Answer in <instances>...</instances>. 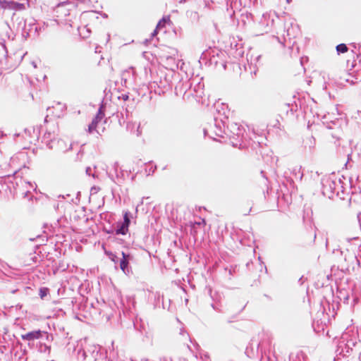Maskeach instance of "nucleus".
<instances>
[{"mask_svg":"<svg viewBox=\"0 0 361 361\" xmlns=\"http://www.w3.org/2000/svg\"><path fill=\"white\" fill-rule=\"evenodd\" d=\"M43 334H45V331L34 330L23 334L21 337L23 340L28 341L29 346L35 348L42 354L45 352V343L39 339L42 337Z\"/></svg>","mask_w":361,"mask_h":361,"instance_id":"1","label":"nucleus"},{"mask_svg":"<svg viewBox=\"0 0 361 361\" xmlns=\"http://www.w3.org/2000/svg\"><path fill=\"white\" fill-rule=\"evenodd\" d=\"M274 18L268 13H264L253 26V32L255 35L259 36L268 33L274 25Z\"/></svg>","mask_w":361,"mask_h":361,"instance_id":"2","label":"nucleus"},{"mask_svg":"<svg viewBox=\"0 0 361 361\" xmlns=\"http://www.w3.org/2000/svg\"><path fill=\"white\" fill-rule=\"evenodd\" d=\"M17 20H19L18 22L17 29L18 30H21V35L24 39H26L30 35V32L34 30L35 32L37 30V27L35 24H32L30 23L27 25L26 20L23 18H18Z\"/></svg>","mask_w":361,"mask_h":361,"instance_id":"3","label":"nucleus"},{"mask_svg":"<svg viewBox=\"0 0 361 361\" xmlns=\"http://www.w3.org/2000/svg\"><path fill=\"white\" fill-rule=\"evenodd\" d=\"M223 133L224 130L221 126V122H218L216 120L213 121V124L210 123L209 127L204 128V136H209L214 140L215 139L214 135L222 137Z\"/></svg>","mask_w":361,"mask_h":361,"instance_id":"4","label":"nucleus"},{"mask_svg":"<svg viewBox=\"0 0 361 361\" xmlns=\"http://www.w3.org/2000/svg\"><path fill=\"white\" fill-rule=\"evenodd\" d=\"M322 183L323 195L329 198H331L336 192V187L337 183L329 178L323 179Z\"/></svg>","mask_w":361,"mask_h":361,"instance_id":"5","label":"nucleus"},{"mask_svg":"<svg viewBox=\"0 0 361 361\" xmlns=\"http://www.w3.org/2000/svg\"><path fill=\"white\" fill-rule=\"evenodd\" d=\"M66 109L64 104L56 102L54 105L47 107V118L51 116L54 118H59L63 115Z\"/></svg>","mask_w":361,"mask_h":361,"instance_id":"6","label":"nucleus"},{"mask_svg":"<svg viewBox=\"0 0 361 361\" xmlns=\"http://www.w3.org/2000/svg\"><path fill=\"white\" fill-rule=\"evenodd\" d=\"M261 56L260 55H255L254 56L252 54H247V66H245V69L249 68L250 73H256L258 66L257 63H259V61L260 59Z\"/></svg>","mask_w":361,"mask_h":361,"instance_id":"7","label":"nucleus"},{"mask_svg":"<svg viewBox=\"0 0 361 361\" xmlns=\"http://www.w3.org/2000/svg\"><path fill=\"white\" fill-rule=\"evenodd\" d=\"M104 116V113L103 111V106H101L98 110V112L95 117L93 118L92 123L89 125L88 131L89 133H92L96 130L99 122H100Z\"/></svg>","mask_w":361,"mask_h":361,"instance_id":"8","label":"nucleus"},{"mask_svg":"<svg viewBox=\"0 0 361 361\" xmlns=\"http://www.w3.org/2000/svg\"><path fill=\"white\" fill-rule=\"evenodd\" d=\"M161 76L159 80H154L153 83L156 84L162 91L168 90L171 87V82L167 79L166 76L161 71Z\"/></svg>","mask_w":361,"mask_h":361,"instance_id":"9","label":"nucleus"},{"mask_svg":"<svg viewBox=\"0 0 361 361\" xmlns=\"http://www.w3.org/2000/svg\"><path fill=\"white\" fill-rule=\"evenodd\" d=\"M122 258L120 259L119 266L121 269L125 273H129V261L130 259V256L129 255H126L123 252H121Z\"/></svg>","mask_w":361,"mask_h":361,"instance_id":"10","label":"nucleus"},{"mask_svg":"<svg viewBox=\"0 0 361 361\" xmlns=\"http://www.w3.org/2000/svg\"><path fill=\"white\" fill-rule=\"evenodd\" d=\"M8 64V51L4 43H0V66H6Z\"/></svg>","mask_w":361,"mask_h":361,"instance_id":"11","label":"nucleus"},{"mask_svg":"<svg viewBox=\"0 0 361 361\" xmlns=\"http://www.w3.org/2000/svg\"><path fill=\"white\" fill-rule=\"evenodd\" d=\"M291 174L293 176V178L295 180L300 181L303 176V173L302 171V167L300 166H295L291 170Z\"/></svg>","mask_w":361,"mask_h":361,"instance_id":"12","label":"nucleus"},{"mask_svg":"<svg viewBox=\"0 0 361 361\" xmlns=\"http://www.w3.org/2000/svg\"><path fill=\"white\" fill-rule=\"evenodd\" d=\"M215 50L209 49L207 50L204 51L201 56H200V60L203 61H207L209 59L210 60L212 56H214Z\"/></svg>","mask_w":361,"mask_h":361,"instance_id":"13","label":"nucleus"},{"mask_svg":"<svg viewBox=\"0 0 361 361\" xmlns=\"http://www.w3.org/2000/svg\"><path fill=\"white\" fill-rule=\"evenodd\" d=\"M180 336H181L180 341L185 343L187 345L188 348L192 351L190 346L187 343L188 341L192 342L189 334L184 329H180Z\"/></svg>","mask_w":361,"mask_h":361,"instance_id":"14","label":"nucleus"},{"mask_svg":"<svg viewBox=\"0 0 361 361\" xmlns=\"http://www.w3.org/2000/svg\"><path fill=\"white\" fill-rule=\"evenodd\" d=\"M128 232V227L121 222L118 223L117 228L115 231L116 235H126Z\"/></svg>","mask_w":361,"mask_h":361,"instance_id":"15","label":"nucleus"},{"mask_svg":"<svg viewBox=\"0 0 361 361\" xmlns=\"http://www.w3.org/2000/svg\"><path fill=\"white\" fill-rule=\"evenodd\" d=\"M112 169L114 171V173H112L111 171L108 173L109 174V176L115 182V180L114 178V177L115 176L116 178H118L119 177V173H118V169H119V164L117 161L114 162L112 165ZM120 173L122 174V171L120 172Z\"/></svg>","mask_w":361,"mask_h":361,"instance_id":"16","label":"nucleus"},{"mask_svg":"<svg viewBox=\"0 0 361 361\" xmlns=\"http://www.w3.org/2000/svg\"><path fill=\"white\" fill-rule=\"evenodd\" d=\"M190 86V84L189 83V82H187L185 84L184 83H180L178 84L176 87V94H178V92L181 93L182 92H183L184 94H185L186 92H187V90L188 88Z\"/></svg>","mask_w":361,"mask_h":361,"instance_id":"17","label":"nucleus"},{"mask_svg":"<svg viewBox=\"0 0 361 361\" xmlns=\"http://www.w3.org/2000/svg\"><path fill=\"white\" fill-rule=\"evenodd\" d=\"M84 0H63L56 5V8L59 9V8L63 6L66 4H73L75 1L82 2Z\"/></svg>","mask_w":361,"mask_h":361,"instance_id":"18","label":"nucleus"},{"mask_svg":"<svg viewBox=\"0 0 361 361\" xmlns=\"http://www.w3.org/2000/svg\"><path fill=\"white\" fill-rule=\"evenodd\" d=\"M14 1H8V0H2L0 1V6L1 7L4 8H11L12 6L13 5Z\"/></svg>","mask_w":361,"mask_h":361,"instance_id":"19","label":"nucleus"},{"mask_svg":"<svg viewBox=\"0 0 361 361\" xmlns=\"http://www.w3.org/2000/svg\"><path fill=\"white\" fill-rule=\"evenodd\" d=\"M336 51L338 54H343L348 51V47L345 44H340L336 46Z\"/></svg>","mask_w":361,"mask_h":361,"instance_id":"20","label":"nucleus"},{"mask_svg":"<svg viewBox=\"0 0 361 361\" xmlns=\"http://www.w3.org/2000/svg\"><path fill=\"white\" fill-rule=\"evenodd\" d=\"M130 222V217H129V212H126L123 214V221L121 223L123 224H124L125 226H126L127 227H129Z\"/></svg>","mask_w":361,"mask_h":361,"instance_id":"21","label":"nucleus"},{"mask_svg":"<svg viewBox=\"0 0 361 361\" xmlns=\"http://www.w3.org/2000/svg\"><path fill=\"white\" fill-rule=\"evenodd\" d=\"M105 254L114 263H116L118 262V257H117V256L114 253H113V252H111L110 251H105Z\"/></svg>","mask_w":361,"mask_h":361,"instance_id":"22","label":"nucleus"},{"mask_svg":"<svg viewBox=\"0 0 361 361\" xmlns=\"http://www.w3.org/2000/svg\"><path fill=\"white\" fill-rule=\"evenodd\" d=\"M24 8H25L24 4L19 3V2L14 1L13 5L12 6V9H14V10H23Z\"/></svg>","mask_w":361,"mask_h":361,"instance_id":"23","label":"nucleus"},{"mask_svg":"<svg viewBox=\"0 0 361 361\" xmlns=\"http://www.w3.org/2000/svg\"><path fill=\"white\" fill-rule=\"evenodd\" d=\"M336 353H338L339 355H345L343 350V341L339 342L338 344Z\"/></svg>","mask_w":361,"mask_h":361,"instance_id":"24","label":"nucleus"},{"mask_svg":"<svg viewBox=\"0 0 361 361\" xmlns=\"http://www.w3.org/2000/svg\"><path fill=\"white\" fill-rule=\"evenodd\" d=\"M37 68L39 70H44L45 68V63L42 61L40 59H37Z\"/></svg>","mask_w":361,"mask_h":361,"instance_id":"25","label":"nucleus"},{"mask_svg":"<svg viewBox=\"0 0 361 361\" xmlns=\"http://www.w3.org/2000/svg\"><path fill=\"white\" fill-rule=\"evenodd\" d=\"M166 23V19L165 18H163L157 23L156 28L158 29V30L161 29V27H164Z\"/></svg>","mask_w":361,"mask_h":361,"instance_id":"26","label":"nucleus"},{"mask_svg":"<svg viewBox=\"0 0 361 361\" xmlns=\"http://www.w3.org/2000/svg\"><path fill=\"white\" fill-rule=\"evenodd\" d=\"M39 291V294L41 299L44 300L45 298V287L44 286L40 287Z\"/></svg>","mask_w":361,"mask_h":361,"instance_id":"27","label":"nucleus"},{"mask_svg":"<svg viewBox=\"0 0 361 361\" xmlns=\"http://www.w3.org/2000/svg\"><path fill=\"white\" fill-rule=\"evenodd\" d=\"M32 130L33 132H35V129H34V128H32V129H30V128H25V129H24V130H23V132H24V133H25L27 136H29V137H30V135H31V131H32Z\"/></svg>","mask_w":361,"mask_h":361,"instance_id":"28","label":"nucleus"},{"mask_svg":"<svg viewBox=\"0 0 361 361\" xmlns=\"http://www.w3.org/2000/svg\"><path fill=\"white\" fill-rule=\"evenodd\" d=\"M12 178V176L11 175H8L6 176H4V177H1L0 178L1 179V181L2 180H4L5 182L6 181V180H8V181L9 183H12V181L11 180V178Z\"/></svg>","mask_w":361,"mask_h":361,"instance_id":"29","label":"nucleus"},{"mask_svg":"<svg viewBox=\"0 0 361 361\" xmlns=\"http://www.w3.org/2000/svg\"><path fill=\"white\" fill-rule=\"evenodd\" d=\"M30 63H31V65L32 66V67L34 68H37V59H33L32 61H31Z\"/></svg>","mask_w":361,"mask_h":361,"instance_id":"30","label":"nucleus"},{"mask_svg":"<svg viewBox=\"0 0 361 361\" xmlns=\"http://www.w3.org/2000/svg\"><path fill=\"white\" fill-rule=\"evenodd\" d=\"M135 134L137 136H140L142 134V131L140 130V124L137 126Z\"/></svg>","mask_w":361,"mask_h":361,"instance_id":"31","label":"nucleus"},{"mask_svg":"<svg viewBox=\"0 0 361 361\" xmlns=\"http://www.w3.org/2000/svg\"><path fill=\"white\" fill-rule=\"evenodd\" d=\"M91 171H92V169L90 167H87L86 169V173L89 176H92L93 177H94V174H92L91 173Z\"/></svg>","mask_w":361,"mask_h":361,"instance_id":"32","label":"nucleus"},{"mask_svg":"<svg viewBox=\"0 0 361 361\" xmlns=\"http://www.w3.org/2000/svg\"><path fill=\"white\" fill-rule=\"evenodd\" d=\"M156 169V166H154V168L152 166H151L149 169V173L148 174H150V173L152 172V173L154 172V170Z\"/></svg>","mask_w":361,"mask_h":361,"instance_id":"33","label":"nucleus"},{"mask_svg":"<svg viewBox=\"0 0 361 361\" xmlns=\"http://www.w3.org/2000/svg\"><path fill=\"white\" fill-rule=\"evenodd\" d=\"M157 30H158V29H157V28H156V29L153 31V32L151 34V35H152V37H154V36L157 35Z\"/></svg>","mask_w":361,"mask_h":361,"instance_id":"34","label":"nucleus"},{"mask_svg":"<svg viewBox=\"0 0 361 361\" xmlns=\"http://www.w3.org/2000/svg\"><path fill=\"white\" fill-rule=\"evenodd\" d=\"M43 81H45V73H42L40 75Z\"/></svg>","mask_w":361,"mask_h":361,"instance_id":"35","label":"nucleus"},{"mask_svg":"<svg viewBox=\"0 0 361 361\" xmlns=\"http://www.w3.org/2000/svg\"><path fill=\"white\" fill-rule=\"evenodd\" d=\"M42 245H36V250H35V252L37 253V250L40 249Z\"/></svg>","mask_w":361,"mask_h":361,"instance_id":"36","label":"nucleus"},{"mask_svg":"<svg viewBox=\"0 0 361 361\" xmlns=\"http://www.w3.org/2000/svg\"><path fill=\"white\" fill-rule=\"evenodd\" d=\"M163 57H165L166 59H170V60H173V58L172 56H164Z\"/></svg>","mask_w":361,"mask_h":361,"instance_id":"37","label":"nucleus"},{"mask_svg":"<svg viewBox=\"0 0 361 361\" xmlns=\"http://www.w3.org/2000/svg\"><path fill=\"white\" fill-rule=\"evenodd\" d=\"M212 306L214 310L220 312V310L214 305H212Z\"/></svg>","mask_w":361,"mask_h":361,"instance_id":"38","label":"nucleus"},{"mask_svg":"<svg viewBox=\"0 0 361 361\" xmlns=\"http://www.w3.org/2000/svg\"><path fill=\"white\" fill-rule=\"evenodd\" d=\"M29 194H30L29 191L25 192L24 194L25 195L24 197H25L28 196Z\"/></svg>","mask_w":361,"mask_h":361,"instance_id":"39","label":"nucleus"},{"mask_svg":"<svg viewBox=\"0 0 361 361\" xmlns=\"http://www.w3.org/2000/svg\"><path fill=\"white\" fill-rule=\"evenodd\" d=\"M123 99L126 100V99H128V95H123Z\"/></svg>","mask_w":361,"mask_h":361,"instance_id":"40","label":"nucleus"},{"mask_svg":"<svg viewBox=\"0 0 361 361\" xmlns=\"http://www.w3.org/2000/svg\"><path fill=\"white\" fill-rule=\"evenodd\" d=\"M18 290V289L12 290L11 293H16Z\"/></svg>","mask_w":361,"mask_h":361,"instance_id":"41","label":"nucleus"},{"mask_svg":"<svg viewBox=\"0 0 361 361\" xmlns=\"http://www.w3.org/2000/svg\"><path fill=\"white\" fill-rule=\"evenodd\" d=\"M20 135V133H15L14 137H18Z\"/></svg>","mask_w":361,"mask_h":361,"instance_id":"42","label":"nucleus"},{"mask_svg":"<svg viewBox=\"0 0 361 361\" xmlns=\"http://www.w3.org/2000/svg\"><path fill=\"white\" fill-rule=\"evenodd\" d=\"M42 228H45V223H43L42 226Z\"/></svg>","mask_w":361,"mask_h":361,"instance_id":"43","label":"nucleus"},{"mask_svg":"<svg viewBox=\"0 0 361 361\" xmlns=\"http://www.w3.org/2000/svg\"><path fill=\"white\" fill-rule=\"evenodd\" d=\"M185 1H186V0H180V3H183V2H185Z\"/></svg>","mask_w":361,"mask_h":361,"instance_id":"44","label":"nucleus"},{"mask_svg":"<svg viewBox=\"0 0 361 361\" xmlns=\"http://www.w3.org/2000/svg\"><path fill=\"white\" fill-rule=\"evenodd\" d=\"M30 241H33L34 240V238H30L29 239Z\"/></svg>","mask_w":361,"mask_h":361,"instance_id":"45","label":"nucleus"},{"mask_svg":"<svg viewBox=\"0 0 361 361\" xmlns=\"http://www.w3.org/2000/svg\"><path fill=\"white\" fill-rule=\"evenodd\" d=\"M173 53L172 54H173V55H174V54H175L174 53L176 52V50H173Z\"/></svg>","mask_w":361,"mask_h":361,"instance_id":"46","label":"nucleus"},{"mask_svg":"<svg viewBox=\"0 0 361 361\" xmlns=\"http://www.w3.org/2000/svg\"><path fill=\"white\" fill-rule=\"evenodd\" d=\"M127 128H130V124H128Z\"/></svg>","mask_w":361,"mask_h":361,"instance_id":"47","label":"nucleus"},{"mask_svg":"<svg viewBox=\"0 0 361 361\" xmlns=\"http://www.w3.org/2000/svg\"><path fill=\"white\" fill-rule=\"evenodd\" d=\"M343 347H344V348H346V346H345V344H344V343H343Z\"/></svg>","mask_w":361,"mask_h":361,"instance_id":"48","label":"nucleus"},{"mask_svg":"<svg viewBox=\"0 0 361 361\" xmlns=\"http://www.w3.org/2000/svg\"><path fill=\"white\" fill-rule=\"evenodd\" d=\"M290 0H287L288 2H289Z\"/></svg>","mask_w":361,"mask_h":361,"instance_id":"49","label":"nucleus"},{"mask_svg":"<svg viewBox=\"0 0 361 361\" xmlns=\"http://www.w3.org/2000/svg\"><path fill=\"white\" fill-rule=\"evenodd\" d=\"M51 361H54V360H51Z\"/></svg>","mask_w":361,"mask_h":361,"instance_id":"50","label":"nucleus"}]
</instances>
